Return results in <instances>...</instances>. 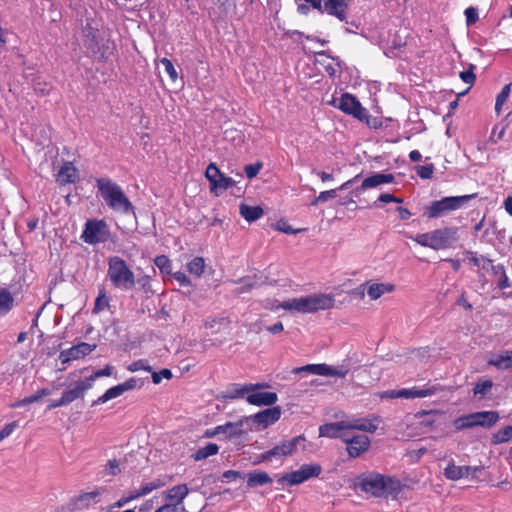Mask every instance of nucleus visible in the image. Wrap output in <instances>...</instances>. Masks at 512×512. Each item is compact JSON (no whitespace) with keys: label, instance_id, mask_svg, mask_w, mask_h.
I'll return each instance as SVG.
<instances>
[{"label":"nucleus","instance_id":"39448f33","mask_svg":"<svg viewBox=\"0 0 512 512\" xmlns=\"http://www.w3.org/2000/svg\"><path fill=\"white\" fill-rule=\"evenodd\" d=\"M359 487L364 492L376 497L397 495L401 490V484L398 480L378 473L363 476L359 481Z\"/></svg>","mask_w":512,"mask_h":512},{"label":"nucleus","instance_id":"e2e57ef3","mask_svg":"<svg viewBox=\"0 0 512 512\" xmlns=\"http://www.w3.org/2000/svg\"><path fill=\"white\" fill-rule=\"evenodd\" d=\"M241 282L243 283V286L239 288L238 293H246L257 286L256 282L251 279H243Z\"/></svg>","mask_w":512,"mask_h":512},{"label":"nucleus","instance_id":"8fccbe9b","mask_svg":"<svg viewBox=\"0 0 512 512\" xmlns=\"http://www.w3.org/2000/svg\"><path fill=\"white\" fill-rule=\"evenodd\" d=\"M112 372H113V368L110 365H107L103 369L94 372L87 379H91V386H93V383L97 378L104 377V376H111Z\"/></svg>","mask_w":512,"mask_h":512},{"label":"nucleus","instance_id":"5fc2aeb1","mask_svg":"<svg viewBox=\"0 0 512 512\" xmlns=\"http://www.w3.org/2000/svg\"><path fill=\"white\" fill-rule=\"evenodd\" d=\"M172 372L169 369H163L160 372L152 373V381L154 384H159L163 378L170 379Z\"/></svg>","mask_w":512,"mask_h":512},{"label":"nucleus","instance_id":"1a4fd4ad","mask_svg":"<svg viewBox=\"0 0 512 512\" xmlns=\"http://www.w3.org/2000/svg\"><path fill=\"white\" fill-rule=\"evenodd\" d=\"M499 418L500 416L497 411L475 412L457 418L454 421V426L458 430L472 428L475 426L490 428L498 422Z\"/></svg>","mask_w":512,"mask_h":512},{"label":"nucleus","instance_id":"4d7b16f0","mask_svg":"<svg viewBox=\"0 0 512 512\" xmlns=\"http://www.w3.org/2000/svg\"><path fill=\"white\" fill-rule=\"evenodd\" d=\"M262 168V163L249 164L245 166V173L249 179L254 178Z\"/></svg>","mask_w":512,"mask_h":512},{"label":"nucleus","instance_id":"c9c22d12","mask_svg":"<svg viewBox=\"0 0 512 512\" xmlns=\"http://www.w3.org/2000/svg\"><path fill=\"white\" fill-rule=\"evenodd\" d=\"M260 385L254 384H245V385H235L230 390V394L228 397L230 398H244L246 395L253 392L255 389L259 388Z\"/></svg>","mask_w":512,"mask_h":512},{"label":"nucleus","instance_id":"ddd939ff","mask_svg":"<svg viewBox=\"0 0 512 512\" xmlns=\"http://www.w3.org/2000/svg\"><path fill=\"white\" fill-rule=\"evenodd\" d=\"M294 374H299L302 372H307L314 375L320 376H334L339 378H344L348 372L349 368L347 366L341 365L338 367H333L325 363L321 364H308L302 367L294 368L292 371Z\"/></svg>","mask_w":512,"mask_h":512},{"label":"nucleus","instance_id":"f03ea898","mask_svg":"<svg viewBox=\"0 0 512 512\" xmlns=\"http://www.w3.org/2000/svg\"><path fill=\"white\" fill-rule=\"evenodd\" d=\"M335 304L334 296L331 294H311L299 298L289 299L284 302H277L271 306L272 310L282 308L291 312L302 314L315 313L320 310H328L333 308Z\"/></svg>","mask_w":512,"mask_h":512},{"label":"nucleus","instance_id":"ea45409f","mask_svg":"<svg viewBox=\"0 0 512 512\" xmlns=\"http://www.w3.org/2000/svg\"><path fill=\"white\" fill-rule=\"evenodd\" d=\"M50 394V391L48 389H41L40 391L36 392L35 394L25 397L24 399L18 401L13 405V407H21L24 405H28L34 402L39 401L41 398L48 396Z\"/></svg>","mask_w":512,"mask_h":512},{"label":"nucleus","instance_id":"2eb2a0df","mask_svg":"<svg viewBox=\"0 0 512 512\" xmlns=\"http://www.w3.org/2000/svg\"><path fill=\"white\" fill-rule=\"evenodd\" d=\"M342 441L347 444V452L352 458L359 457L370 446V439L364 434L350 436L348 433H344Z\"/></svg>","mask_w":512,"mask_h":512},{"label":"nucleus","instance_id":"052dcab7","mask_svg":"<svg viewBox=\"0 0 512 512\" xmlns=\"http://www.w3.org/2000/svg\"><path fill=\"white\" fill-rule=\"evenodd\" d=\"M16 427V422H11L5 425L4 428L0 431V442L6 437H8L15 430Z\"/></svg>","mask_w":512,"mask_h":512},{"label":"nucleus","instance_id":"7c9ffc66","mask_svg":"<svg viewBox=\"0 0 512 512\" xmlns=\"http://www.w3.org/2000/svg\"><path fill=\"white\" fill-rule=\"evenodd\" d=\"M272 483V478L265 471H253L247 476L248 487H258Z\"/></svg>","mask_w":512,"mask_h":512},{"label":"nucleus","instance_id":"de8ad7c7","mask_svg":"<svg viewBox=\"0 0 512 512\" xmlns=\"http://www.w3.org/2000/svg\"><path fill=\"white\" fill-rule=\"evenodd\" d=\"M155 265L161 270V272H171V261L164 255L155 258Z\"/></svg>","mask_w":512,"mask_h":512},{"label":"nucleus","instance_id":"338daca9","mask_svg":"<svg viewBox=\"0 0 512 512\" xmlns=\"http://www.w3.org/2000/svg\"><path fill=\"white\" fill-rule=\"evenodd\" d=\"M137 499L134 497V492H131L129 496L120 498L115 504L114 507L121 508L125 506L127 503H129L132 500Z\"/></svg>","mask_w":512,"mask_h":512},{"label":"nucleus","instance_id":"0eeeda50","mask_svg":"<svg viewBox=\"0 0 512 512\" xmlns=\"http://www.w3.org/2000/svg\"><path fill=\"white\" fill-rule=\"evenodd\" d=\"M472 197L473 195L444 197L431 202L425 208L424 214L430 219L444 217L450 212L462 208Z\"/></svg>","mask_w":512,"mask_h":512},{"label":"nucleus","instance_id":"f8f14e48","mask_svg":"<svg viewBox=\"0 0 512 512\" xmlns=\"http://www.w3.org/2000/svg\"><path fill=\"white\" fill-rule=\"evenodd\" d=\"M305 439L304 437L302 436H297V437H294L290 440H285V441H282L280 442L278 445H276L275 447H273L272 449L264 452V453H261L259 456H258V460L256 463H261V462H264V461H269L271 460L273 457H287V456H291L297 446L303 442Z\"/></svg>","mask_w":512,"mask_h":512},{"label":"nucleus","instance_id":"5701e85b","mask_svg":"<svg viewBox=\"0 0 512 512\" xmlns=\"http://www.w3.org/2000/svg\"><path fill=\"white\" fill-rule=\"evenodd\" d=\"M55 176L59 185L74 183L78 179V170L72 162H65Z\"/></svg>","mask_w":512,"mask_h":512},{"label":"nucleus","instance_id":"2f4dec72","mask_svg":"<svg viewBox=\"0 0 512 512\" xmlns=\"http://www.w3.org/2000/svg\"><path fill=\"white\" fill-rule=\"evenodd\" d=\"M239 212L248 222H253L263 215V209L260 206H249L246 204L240 205Z\"/></svg>","mask_w":512,"mask_h":512},{"label":"nucleus","instance_id":"a878e982","mask_svg":"<svg viewBox=\"0 0 512 512\" xmlns=\"http://www.w3.org/2000/svg\"><path fill=\"white\" fill-rule=\"evenodd\" d=\"M394 180L392 174L375 173L365 178L357 191L375 188L382 184L391 183Z\"/></svg>","mask_w":512,"mask_h":512},{"label":"nucleus","instance_id":"13d9d810","mask_svg":"<svg viewBox=\"0 0 512 512\" xmlns=\"http://www.w3.org/2000/svg\"><path fill=\"white\" fill-rule=\"evenodd\" d=\"M466 22L467 25H472L478 20V12L474 7H468L465 10Z\"/></svg>","mask_w":512,"mask_h":512},{"label":"nucleus","instance_id":"09e8293b","mask_svg":"<svg viewBox=\"0 0 512 512\" xmlns=\"http://www.w3.org/2000/svg\"><path fill=\"white\" fill-rule=\"evenodd\" d=\"M127 369L130 372H137L139 370L151 371V367L147 364L146 360L140 359L131 363Z\"/></svg>","mask_w":512,"mask_h":512},{"label":"nucleus","instance_id":"79ce46f5","mask_svg":"<svg viewBox=\"0 0 512 512\" xmlns=\"http://www.w3.org/2000/svg\"><path fill=\"white\" fill-rule=\"evenodd\" d=\"M160 63L164 67V70L170 77L171 81L176 82L178 79V73L173 63L167 58H162Z\"/></svg>","mask_w":512,"mask_h":512},{"label":"nucleus","instance_id":"72a5a7b5","mask_svg":"<svg viewBox=\"0 0 512 512\" xmlns=\"http://www.w3.org/2000/svg\"><path fill=\"white\" fill-rule=\"evenodd\" d=\"M218 430H219L220 434L225 435L226 438H232V437L239 436L243 432L241 422H237V423L227 422L224 425H219Z\"/></svg>","mask_w":512,"mask_h":512},{"label":"nucleus","instance_id":"4468645a","mask_svg":"<svg viewBox=\"0 0 512 512\" xmlns=\"http://www.w3.org/2000/svg\"><path fill=\"white\" fill-rule=\"evenodd\" d=\"M205 176L211 184V192L217 193V190H227L235 185V181L225 176L214 163L207 167Z\"/></svg>","mask_w":512,"mask_h":512},{"label":"nucleus","instance_id":"a19ab883","mask_svg":"<svg viewBox=\"0 0 512 512\" xmlns=\"http://www.w3.org/2000/svg\"><path fill=\"white\" fill-rule=\"evenodd\" d=\"M510 88L511 84L505 85L501 92L497 95L496 103H495V110L497 113H500L502 109V105L507 101L509 94H510Z\"/></svg>","mask_w":512,"mask_h":512},{"label":"nucleus","instance_id":"4c0bfd02","mask_svg":"<svg viewBox=\"0 0 512 512\" xmlns=\"http://www.w3.org/2000/svg\"><path fill=\"white\" fill-rule=\"evenodd\" d=\"M205 269V261L202 257H195L187 264V270L190 274L200 278Z\"/></svg>","mask_w":512,"mask_h":512},{"label":"nucleus","instance_id":"c85d7f7f","mask_svg":"<svg viewBox=\"0 0 512 512\" xmlns=\"http://www.w3.org/2000/svg\"><path fill=\"white\" fill-rule=\"evenodd\" d=\"M487 362L499 370L512 368V350L492 355Z\"/></svg>","mask_w":512,"mask_h":512},{"label":"nucleus","instance_id":"dca6fc26","mask_svg":"<svg viewBox=\"0 0 512 512\" xmlns=\"http://www.w3.org/2000/svg\"><path fill=\"white\" fill-rule=\"evenodd\" d=\"M96 349L95 344H89L86 342H81L77 345L72 346L69 349L63 350L60 352L59 358L62 363H67L72 360L80 359L86 355H89L92 351Z\"/></svg>","mask_w":512,"mask_h":512},{"label":"nucleus","instance_id":"393cba45","mask_svg":"<svg viewBox=\"0 0 512 512\" xmlns=\"http://www.w3.org/2000/svg\"><path fill=\"white\" fill-rule=\"evenodd\" d=\"M367 295L371 300H377L382 295L394 291V285L390 283L367 282L364 285Z\"/></svg>","mask_w":512,"mask_h":512},{"label":"nucleus","instance_id":"603ef678","mask_svg":"<svg viewBox=\"0 0 512 512\" xmlns=\"http://www.w3.org/2000/svg\"><path fill=\"white\" fill-rule=\"evenodd\" d=\"M494 269H495V273H498V272L500 273L498 287L500 289H505V288L509 287V280H508V277L505 273L503 266H497Z\"/></svg>","mask_w":512,"mask_h":512},{"label":"nucleus","instance_id":"f257e3e1","mask_svg":"<svg viewBox=\"0 0 512 512\" xmlns=\"http://www.w3.org/2000/svg\"><path fill=\"white\" fill-rule=\"evenodd\" d=\"M335 304L334 296L331 294H311L299 298L289 299L284 302H277L271 306L272 310L282 308L291 312L302 314L315 313L320 310H328L333 308Z\"/></svg>","mask_w":512,"mask_h":512},{"label":"nucleus","instance_id":"7ed1b4c3","mask_svg":"<svg viewBox=\"0 0 512 512\" xmlns=\"http://www.w3.org/2000/svg\"><path fill=\"white\" fill-rule=\"evenodd\" d=\"M98 191L107 206L120 214L134 213V207L123 189L110 178L102 177L96 179Z\"/></svg>","mask_w":512,"mask_h":512},{"label":"nucleus","instance_id":"c03bdc74","mask_svg":"<svg viewBox=\"0 0 512 512\" xmlns=\"http://www.w3.org/2000/svg\"><path fill=\"white\" fill-rule=\"evenodd\" d=\"M109 307V299L104 292H100L96 298L95 305L93 308L94 313H99Z\"/></svg>","mask_w":512,"mask_h":512},{"label":"nucleus","instance_id":"9b49d317","mask_svg":"<svg viewBox=\"0 0 512 512\" xmlns=\"http://www.w3.org/2000/svg\"><path fill=\"white\" fill-rule=\"evenodd\" d=\"M110 237V231L104 220H88L82 233V239L88 244L106 242Z\"/></svg>","mask_w":512,"mask_h":512},{"label":"nucleus","instance_id":"aec40b11","mask_svg":"<svg viewBox=\"0 0 512 512\" xmlns=\"http://www.w3.org/2000/svg\"><path fill=\"white\" fill-rule=\"evenodd\" d=\"M349 0H325L324 11L337 17L340 21H346Z\"/></svg>","mask_w":512,"mask_h":512},{"label":"nucleus","instance_id":"680f3d73","mask_svg":"<svg viewBox=\"0 0 512 512\" xmlns=\"http://www.w3.org/2000/svg\"><path fill=\"white\" fill-rule=\"evenodd\" d=\"M173 277L175 278V280H177L179 282V284L181 286H190L191 285L190 279L186 276L185 273H183L181 271L175 272L173 274Z\"/></svg>","mask_w":512,"mask_h":512},{"label":"nucleus","instance_id":"f704fd0d","mask_svg":"<svg viewBox=\"0 0 512 512\" xmlns=\"http://www.w3.org/2000/svg\"><path fill=\"white\" fill-rule=\"evenodd\" d=\"M219 451V447L215 443H209L205 447L199 448L193 455L192 458L195 461L204 460L210 456L216 455Z\"/></svg>","mask_w":512,"mask_h":512},{"label":"nucleus","instance_id":"58836bf2","mask_svg":"<svg viewBox=\"0 0 512 512\" xmlns=\"http://www.w3.org/2000/svg\"><path fill=\"white\" fill-rule=\"evenodd\" d=\"M512 438V426L507 425L493 434L491 442L495 445L509 441Z\"/></svg>","mask_w":512,"mask_h":512},{"label":"nucleus","instance_id":"a18cd8bd","mask_svg":"<svg viewBox=\"0 0 512 512\" xmlns=\"http://www.w3.org/2000/svg\"><path fill=\"white\" fill-rule=\"evenodd\" d=\"M184 504L167 503L159 507L155 512H185Z\"/></svg>","mask_w":512,"mask_h":512},{"label":"nucleus","instance_id":"49530a36","mask_svg":"<svg viewBox=\"0 0 512 512\" xmlns=\"http://www.w3.org/2000/svg\"><path fill=\"white\" fill-rule=\"evenodd\" d=\"M337 196V189H331L320 192V194L312 201V205H317L320 202H326L329 199H333Z\"/></svg>","mask_w":512,"mask_h":512},{"label":"nucleus","instance_id":"f3484780","mask_svg":"<svg viewBox=\"0 0 512 512\" xmlns=\"http://www.w3.org/2000/svg\"><path fill=\"white\" fill-rule=\"evenodd\" d=\"M136 386L137 380L134 378H130L127 381L106 390V392L103 395H101L100 397H98L96 401H94V405L106 403L107 401L117 398L121 396L123 393L134 389Z\"/></svg>","mask_w":512,"mask_h":512},{"label":"nucleus","instance_id":"bf43d9fd","mask_svg":"<svg viewBox=\"0 0 512 512\" xmlns=\"http://www.w3.org/2000/svg\"><path fill=\"white\" fill-rule=\"evenodd\" d=\"M417 174L422 179H429V178L432 177L433 168H432V166H418L417 167Z\"/></svg>","mask_w":512,"mask_h":512},{"label":"nucleus","instance_id":"20e7f679","mask_svg":"<svg viewBox=\"0 0 512 512\" xmlns=\"http://www.w3.org/2000/svg\"><path fill=\"white\" fill-rule=\"evenodd\" d=\"M422 247L433 250H444L452 247L458 241V228L444 227L435 229L426 233H420L415 236H409Z\"/></svg>","mask_w":512,"mask_h":512},{"label":"nucleus","instance_id":"cd10ccee","mask_svg":"<svg viewBox=\"0 0 512 512\" xmlns=\"http://www.w3.org/2000/svg\"><path fill=\"white\" fill-rule=\"evenodd\" d=\"M189 494V489L186 484L175 485L164 492V497L171 503L183 504L184 499Z\"/></svg>","mask_w":512,"mask_h":512},{"label":"nucleus","instance_id":"3c124183","mask_svg":"<svg viewBox=\"0 0 512 512\" xmlns=\"http://www.w3.org/2000/svg\"><path fill=\"white\" fill-rule=\"evenodd\" d=\"M475 68L474 65H470L469 67V70L467 71H462L460 72V78L461 80L466 83V84H469L470 86L473 85V83L475 82V74L473 73V69Z\"/></svg>","mask_w":512,"mask_h":512},{"label":"nucleus","instance_id":"423d86ee","mask_svg":"<svg viewBox=\"0 0 512 512\" xmlns=\"http://www.w3.org/2000/svg\"><path fill=\"white\" fill-rule=\"evenodd\" d=\"M107 277L112 285L120 290L129 291L135 287L136 278L125 260L118 256L108 259Z\"/></svg>","mask_w":512,"mask_h":512},{"label":"nucleus","instance_id":"a211bd4d","mask_svg":"<svg viewBox=\"0 0 512 512\" xmlns=\"http://www.w3.org/2000/svg\"><path fill=\"white\" fill-rule=\"evenodd\" d=\"M280 416L281 408L279 406H274L256 413L252 416V419L255 423L260 425L262 429H265L277 422Z\"/></svg>","mask_w":512,"mask_h":512},{"label":"nucleus","instance_id":"bb28decb","mask_svg":"<svg viewBox=\"0 0 512 512\" xmlns=\"http://www.w3.org/2000/svg\"><path fill=\"white\" fill-rule=\"evenodd\" d=\"M477 470V467L449 464L444 470V475L447 479L455 481L467 477L471 472H476Z\"/></svg>","mask_w":512,"mask_h":512},{"label":"nucleus","instance_id":"c756f323","mask_svg":"<svg viewBox=\"0 0 512 512\" xmlns=\"http://www.w3.org/2000/svg\"><path fill=\"white\" fill-rule=\"evenodd\" d=\"M167 481L165 478H156L150 482L142 483L139 489L133 491L134 497L137 499L150 494L152 491L165 486Z\"/></svg>","mask_w":512,"mask_h":512},{"label":"nucleus","instance_id":"774afa93","mask_svg":"<svg viewBox=\"0 0 512 512\" xmlns=\"http://www.w3.org/2000/svg\"><path fill=\"white\" fill-rule=\"evenodd\" d=\"M223 477L226 479H232L235 480L237 478H241L242 474L239 471L235 470H227L223 473Z\"/></svg>","mask_w":512,"mask_h":512},{"label":"nucleus","instance_id":"37998d69","mask_svg":"<svg viewBox=\"0 0 512 512\" xmlns=\"http://www.w3.org/2000/svg\"><path fill=\"white\" fill-rule=\"evenodd\" d=\"M492 386L493 382L491 380L478 382L473 389L474 395L484 396L491 390Z\"/></svg>","mask_w":512,"mask_h":512},{"label":"nucleus","instance_id":"6e6d98bb","mask_svg":"<svg viewBox=\"0 0 512 512\" xmlns=\"http://www.w3.org/2000/svg\"><path fill=\"white\" fill-rule=\"evenodd\" d=\"M276 230L280 231V232H283V233H286V234H295V233H298L299 231H301L300 229L298 230H295L293 229L289 224L288 222L284 221V220H280L276 223V226H275Z\"/></svg>","mask_w":512,"mask_h":512},{"label":"nucleus","instance_id":"4be33fe9","mask_svg":"<svg viewBox=\"0 0 512 512\" xmlns=\"http://www.w3.org/2000/svg\"><path fill=\"white\" fill-rule=\"evenodd\" d=\"M347 422L348 430H359L374 433L378 428L379 418L377 416H373L371 418L347 419Z\"/></svg>","mask_w":512,"mask_h":512},{"label":"nucleus","instance_id":"0e129e2a","mask_svg":"<svg viewBox=\"0 0 512 512\" xmlns=\"http://www.w3.org/2000/svg\"><path fill=\"white\" fill-rule=\"evenodd\" d=\"M378 200L383 203H390V202H396L401 203L402 199L395 197L392 194L389 193H383L379 196Z\"/></svg>","mask_w":512,"mask_h":512},{"label":"nucleus","instance_id":"69168bd1","mask_svg":"<svg viewBox=\"0 0 512 512\" xmlns=\"http://www.w3.org/2000/svg\"><path fill=\"white\" fill-rule=\"evenodd\" d=\"M378 396L381 399H396V398H399L398 390H387V391L379 392Z\"/></svg>","mask_w":512,"mask_h":512},{"label":"nucleus","instance_id":"6e6552de","mask_svg":"<svg viewBox=\"0 0 512 512\" xmlns=\"http://www.w3.org/2000/svg\"><path fill=\"white\" fill-rule=\"evenodd\" d=\"M322 472V467L317 463L303 464L297 470L284 473L277 478V482L283 487L300 485L312 478H317Z\"/></svg>","mask_w":512,"mask_h":512},{"label":"nucleus","instance_id":"9d476101","mask_svg":"<svg viewBox=\"0 0 512 512\" xmlns=\"http://www.w3.org/2000/svg\"><path fill=\"white\" fill-rule=\"evenodd\" d=\"M333 104L344 113L352 115L358 120L365 122L367 125H371L370 115L367 109L362 107L360 102L353 95L345 93L341 95V97L334 99Z\"/></svg>","mask_w":512,"mask_h":512},{"label":"nucleus","instance_id":"b1692460","mask_svg":"<svg viewBox=\"0 0 512 512\" xmlns=\"http://www.w3.org/2000/svg\"><path fill=\"white\" fill-rule=\"evenodd\" d=\"M249 404L255 406H270L277 402L278 396L274 392H254L246 396Z\"/></svg>","mask_w":512,"mask_h":512},{"label":"nucleus","instance_id":"412c9836","mask_svg":"<svg viewBox=\"0 0 512 512\" xmlns=\"http://www.w3.org/2000/svg\"><path fill=\"white\" fill-rule=\"evenodd\" d=\"M91 388V379L77 381L73 387H70L63 392L62 396L64 398V402L69 404L78 398H82L85 392Z\"/></svg>","mask_w":512,"mask_h":512},{"label":"nucleus","instance_id":"473e14b6","mask_svg":"<svg viewBox=\"0 0 512 512\" xmlns=\"http://www.w3.org/2000/svg\"><path fill=\"white\" fill-rule=\"evenodd\" d=\"M14 305V298L6 288L0 290V316L6 315Z\"/></svg>","mask_w":512,"mask_h":512},{"label":"nucleus","instance_id":"864d4df0","mask_svg":"<svg viewBox=\"0 0 512 512\" xmlns=\"http://www.w3.org/2000/svg\"><path fill=\"white\" fill-rule=\"evenodd\" d=\"M120 471H121V469H120L119 462L115 459L109 460L105 467V470H104V472L107 475H112V476L117 475L118 473H120Z\"/></svg>","mask_w":512,"mask_h":512},{"label":"nucleus","instance_id":"6ab92c4d","mask_svg":"<svg viewBox=\"0 0 512 512\" xmlns=\"http://www.w3.org/2000/svg\"><path fill=\"white\" fill-rule=\"evenodd\" d=\"M348 422L342 420L334 423H327L319 427V436L328 438H340L344 433H348Z\"/></svg>","mask_w":512,"mask_h":512},{"label":"nucleus","instance_id":"e433bc0d","mask_svg":"<svg viewBox=\"0 0 512 512\" xmlns=\"http://www.w3.org/2000/svg\"><path fill=\"white\" fill-rule=\"evenodd\" d=\"M438 389L434 386L425 385L423 387L410 388V399L425 398L434 395Z\"/></svg>","mask_w":512,"mask_h":512}]
</instances>
